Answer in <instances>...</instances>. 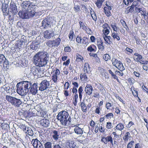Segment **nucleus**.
<instances>
[{"label": "nucleus", "instance_id": "1", "mask_svg": "<svg viewBox=\"0 0 148 148\" xmlns=\"http://www.w3.org/2000/svg\"><path fill=\"white\" fill-rule=\"evenodd\" d=\"M48 58L47 53L44 51L38 52L33 57L35 64L39 67L45 66L47 63Z\"/></svg>", "mask_w": 148, "mask_h": 148}, {"label": "nucleus", "instance_id": "2", "mask_svg": "<svg viewBox=\"0 0 148 148\" xmlns=\"http://www.w3.org/2000/svg\"><path fill=\"white\" fill-rule=\"evenodd\" d=\"M31 83L30 82L23 81L16 85L17 93L22 96L26 95L29 92Z\"/></svg>", "mask_w": 148, "mask_h": 148}, {"label": "nucleus", "instance_id": "3", "mask_svg": "<svg viewBox=\"0 0 148 148\" xmlns=\"http://www.w3.org/2000/svg\"><path fill=\"white\" fill-rule=\"evenodd\" d=\"M57 118L61 124L64 126L66 125L67 122L70 123L71 121V118L68 112L64 110L60 112L57 116Z\"/></svg>", "mask_w": 148, "mask_h": 148}, {"label": "nucleus", "instance_id": "4", "mask_svg": "<svg viewBox=\"0 0 148 148\" xmlns=\"http://www.w3.org/2000/svg\"><path fill=\"white\" fill-rule=\"evenodd\" d=\"M83 91V88L82 86H80L78 90V92L79 94V96L80 101V106L81 107L82 111L84 112H85L87 111V107L84 101H81L82 99Z\"/></svg>", "mask_w": 148, "mask_h": 148}, {"label": "nucleus", "instance_id": "5", "mask_svg": "<svg viewBox=\"0 0 148 148\" xmlns=\"http://www.w3.org/2000/svg\"><path fill=\"white\" fill-rule=\"evenodd\" d=\"M5 99L8 102L10 103L12 105L18 107L22 103V102L20 99L9 95L6 96Z\"/></svg>", "mask_w": 148, "mask_h": 148}, {"label": "nucleus", "instance_id": "6", "mask_svg": "<svg viewBox=\"0 0 148 148\" xmlns=\"http://www.w3.org/2000/svg\"><path fill=\"white\" fill-rule=\"evenodd\" d=\"M51 73L52 74L51 78L52 82L54 83H57L58 78L60 74V70L56 68L55 69L52 71Z\"/></svg>", "mask_w": 148, "mask_h": 148}, {"label": "nucleus", "instance_id": "7", "mask_svg": "<svg viewBox=\"0 0 148 148\" xmlns=\"http://www.w3.org/2000/svg\"><path fill=\"white\" fill-rule=\"evenodd\" d=\"M108 71L109 73L111 74L112 77L114 79H116L117 82L119 83L120 82L119 80L118 79V77L116 75V74L119 75L121 77H122L124 74L122 72H120L119 71H118L117 70L115 72V74L111 70H109Z\"/></svg>", "mask_w": 148, "mask_h": 148}, {"label": "nucleus", "instance_id": "8", "mask_svg": "<svg viewBox=\"0 0 148 148\" xmlns=\"http://www.w3.org/2000/svg\"><path fill=\"white\" fill-rule=\"evenodd\" d=\"M79 23L80 29L85 31L87 34H92V32L91 29L89 27L85 25L83 22L80 21Z\"/></svg>", "mask_w": 148, "mask_h": 148}, {"label": "nucleus", "instance_id": "9", "mask_svg": "<svg viewBox=\"0 0 148 148\" xmlns=\"http://www.w3.org/2000/svg\"><path fill=\"white\" fill-rule=\"evenodd\" d=\"M101 141L104 144H107L108 142L110 143L112 145H113V139L111 135L108 136L106 137H101Z\"/></svg>", "mask_w": 148, "mask_h": 148}, {"label": "nucleus", "instance_id": "10", "mask_svg": "<svg viewBox=\"0 0 148 148\" xmlns=\"http://www.w3.org/2000/svg\"><path fill=\"white\" fill-rule=\"evenodd\" d=\"M49 85V82L46 79L43 80L40 84L39 90L41 91H43L46 90Z\"/></svg>", "mask_w": 148, "mask_h": 148}, {"label": "nucleus", "instance_id": "11", "mask_svg": "<svg viewBox=\"0 0 148 148\" xmlns=\"http://www.w3.org/2000/svg\"><path fill=\"white\" fill-rule=\"evenodd\" d=\"M134 55L135 56L137 57L136 58V61L137 62H139L141 64H148V61L147 60H142L143 57L141 55L138 53H134Z\"/></svg>", "mask_w": 148, "mask_h": 148}, {"label": "nucleus", "instance_id": "12", "mask_svg": "<svg viewBox=\"0 0 148 148\" xmlns=\"http://www.w3.org/2000/svg\"><path fill=\"white\" fill-rule=\"evenodd\" d=\"M31 143L35 148H44L43 145L37 139H33L31 141Z\"/></svg>", "mask_w": 148, "mask_h": 148}, {"label": "nucleus", "instance_id": "13", "mask_svg": "<svg viewBox=\"0 0 148 148\" xmlns=\"http://www.w3.org/2000/svg\"><path fill=\"white\" fill-rule=\"evenodd\" d=\"M42 108V105L41 104H38L36 106V109L37 111L36 115L38 116L42 117L44 116V111Z\"/></svg>", "mask_w": 148, "mask_h": 148}, {"label": "nucleus", "instance_id": "14", "mask_svg": "<svg viewBox=\"0 0 148 148\" xmlns=\"http://www.w3.org/2000/svg\"><path fill=\"white\" fill-rule=\"evenodd\" d=\"M106 6L105 7L103 8V12L105 13L106 16L108 17H109L111 16V10H112V7L108 4L106 3Z\"/></svg>", "mask_w": 148, "mask_h": 148}, {"label": "nucleus", "instance_id": "15", "mask_svg": "<svg viewBox=\"0 0 148 148\" xmlns=\"http://www.w3.org/2000/svg\"><path fill=\"white\" fill-rule=\"evenodd\" d=\"M22 127L23 131L27 134L31 136H33L34 135L33 131L31 128L26 127L25 125H23Z\"/></svg>", "mask_w": 148, "mask_h": 148}, {"label": "nucleus", "instance_id": "16", "mask_svg": "<svg viewBox=\"0 0 148 148\" xmlns=\"http://www.w3.org/2000/svg\"><path fill=\"white\" fill-rule=\"evenodd\" d=\"M0 64H2L4 67H7L9 63L5 56L2 54H0Z\"/></svg>", "mask_w": 148, "mask_h": 148}, {"label": "nucleus", "instance_id": "17", "mask_svg": "<svg viewBox=\"0 0 148 148\" xmlns=\"http://www.w3.org/2000/svg\"><path fill=\"white\" fill-rule=\"evenodd\" d=\"M97 45L98 46V49L101 51L103 50L105 47L103 45V41L100 37H97Z\"/></svg>", "mask_w": 148, "mask_h": 148}, {"label": "nucleus", "instance_id": "18", "mask_svg": "<svg viewBox=\"0 0 148 148\" xmlns=\"http://www.w3.org/2000/svg\"><path fill=\"white\" fill-rule=\"evenodd\" d=\"M93 90V88L91 84H87L85 88V93L89 95H91Z\"/></svg>", "mask_w": 148, "mask_h": 148}, {"label": "nucleus", "instance_id": "19", "mask_svg": "<svg viewBox=\"0 0 148 148\" xmlns=\"http://www.w3.org/2000/svg\"><path fill=\"white\" fill-rule=\"evenodd\" d=\"M79 124L74 125V127L75 128L74 129V131L75 133L77 134L82 135L83 132L84 130L83 129L81 128L79 126Z\"/></svg>", "mask_w": 148, "mask_h": 148}, {"label": "nucleus", "instance_id": "20", "mask_svg": "<svg viewBox=\"0 0 148 148\" xmlns=\"http://www.w3.org/2000/svg\"><path fill=\"white\" fill-rule=\"evenodd\" d=\"M37 84L36 83H34L30 86V92L33 95H35L37 92L38 90Z\"/></svg>", "mask_w": 148, "mask_h": 148}, {"label": "nucleus", "instance_id": "21", "mask_svg": "<svg viewBox=\"0 0 148 148\" xmlns=\"http://www.w3.org/2000/svg\"><path fill=\"white\" fill-rule=\"evenodd\" d=\"M39 123L41 126L46 127L49 126V121L48 119H44L39 121Z\"/></svg>", "mask_w": 148, "mask_h": 148}, {"label": "nucleus", "instance_id": "22", "mask_svg": "<svg viewBox=\"0 0 148 148\" xmlns=\"http://www.w3.org/2000/svg\"><path fill=\"white\" fill-rule=\"evenodd\" d=\"M24 40L21 38L20 40L17 41L15 43V48L16 49H20L23 47V43L24 42Z\"/></svg>", "mask_w": 148, "mask_h": 148}, {"label": "nucleus", "instance_id": "23", "mask_svg": "<svg viewBox=\"0 0 148 148\" xmlns=\"http://www.w3.org/2000/svg\"><path fill=\"white\" fill-rule=\"evenodd\" d=\"M50 24L51 22L48 18V17L44 19L42 22V26L44 28H45L49 27Z\"/></svg>", "mask_w": 148, "mask_h": 148}, {"label": "nucleus", "instance_id": "24", "mask_svg": "<svg viewBox=\"0 0 148 148\" xmlns=\"http://www.w3.org/2000/svg\"><path fill=\"white\" fill-rule=\"evenodd\" d=\"M40 67H33L31 69V71L34 74V75L38 76V73H40L41 70Z\"/></svg>", "mask_w": 148, "mask_h": 148}, {"label": "nucleus", "instance_id": "25", "mask_svg": "<svg viewBox=\"0 0 148 148\" xmlns=\"http://www.w3.org/2000/svg\"><path fill=\"white\" fill-rule=\"evenodd\" d=\"M54 36L53 32L49 33L48 30H46L43 32L44 37L46 39H50Z\"/></svg>", "mask_w": 148, "mask_h": 148}, {"label": "nucleus", "instance_id": "26", "mask_svg": "<svg viewBox=\"0 0 148 148\" xmlns=\"http://www.w3.org/2000/svg\"><path fill=\"white\" fill-rule=\"evenodd\" d=\"M59 131L56 130H52L51 132V134L53 139L55 140H57L60 135Z\"/></svg>", "mask_w": 148, "mask_h": 148}, {"label": "nucleus", "instance_id": "27", "mask_svg": "<svg viewBox=\"0 0 148 148\" xmlns=\"http://www.w3.org/2000/svg\"><path fill=\"white\" fill-rule=\"evenodd\" d=\"M10 11L13 14H15L18 12L17 7L14 3L10 4Z\"/></svg>", "mask_w": 148, "mask_h": 148}, {"label": "nucleus", "instance_id": "28", "mask_svg": "<svg viewBox=\"0 0 148 148\" xmlns=\"http://www.w3.org/2000/svg\"><path fill=\"white\" fill-rule=\"evenodd\" d=\"M130 90L132 92L133 95L135 97H138V88H135L133 86H132L130 88Z\"/></svg>", "mask_w": 148, "mask_h": 148}, {"label": "nucleus", "instance_id": "29", "mask_svg": "<svg viewBox=\"0 0 148 148\" xmlns=\"http://www.w3.org/2000/svg\"><path fill=\"white\" fill-rule=\"evenodd\" d=\"M119 34V33H118L116 32H114L112 33L111 36L114 40H116L117 41H119L120 40Z\"/></svg>", "mask_w": 148, "mask_h": 148}, {"label": "nucleus", "instance_id": "30", "mask_svg": "<svg viewBox=\"0 0 148 148\" xmlns=\"http://www.w3.org/2000/svg\"><path fill=\"white\" fill-rule=\"evenodd\" d=\"M84 71L86 73H89L91 72L90 68L88 63H85L84 66Z\"/></svg>", "mask_w": 148, "mask_h": 148}, {"label": "nucleus", "instance_id": "31", "mask_svg": "<svg viewBox=\"0 0 148 148\" xmlns=\"http://www.w3.org/2000/svg\"><path fill=\"white\" fill-rule=\"evenodd\" d=\"M97 47L94 44H92L87 48V50L90 52H95L97 50Z\"/></svg>", "mask_w": 148, "mask_h": 148}, {"label": "nucleus", "instance_id": "32", "mask_svg": "<svg viewBox=\"0 0 148 148\" xmlns=\"http://www.w3.org/2000/svg\"><path fill=\"white\" fill-rule=\"evenodd\" d=\"M18 15L19 16L23 19L28 18L27 13L24 11H20L18 12Z\"/></svg>", "mask_w": 148, "mask_h": 148}, {"label": "nucleus", "instance_id": "33", "mask_svg": "<svg viewBox=\"0 0 148 148\" xmlns=\"http://www.w3.org/2000/svg\"><path fill=\"white\" fill-rule=\"evenodd\" d=\"M140 6H138L135 8L136 11L138 13H140L141 15H143L144 16H145L146 11L142 10V8H139Z\"/></svg>", "mask_w": 148, "mask_h": 148}, {"label": "nucleus", "instance_id": "34", "mask_svg": "<svg viewBox=\"0 0 148 148\" xmlns=\"http://www.w3.org/2000/svg\"><path fill=\"white\" fill-rule=\"evenodd\" d=\"M53 47H58L60 44L61 42V39L58 38L55 40H53Z\"/></svg>", "mask_w": 148, "mask_h": 148}, {"label": "nucleus", "instance_id": "35", "mask_svg": "<svg viewBox=\"0 0 148 148\" xmlns=\"http://www.w3.org/2000/svg\"><path fill=\"white\" fill-rule=\"evenodd\" d=\"M30 46L31 49L33 50H36L38 48L37 42L35 41H32Z\"/></svg>", "mask_w": 148, "mask_h": 148}, {"label": "nucleus", "instance_id": "36", "mask_svg": "<svg viewBox=\"0 0 148 148\" xmlns=\"http://www.w3.org/2000/svg\"><path fill=\"white\" fill-rule=\"evenodd\" d=\"M134 7L132 5L126 8L125 10V13L126 14H129L130 12L132 13L134 10Z\"/></svg>", "mask_w": 148, "mask_h": 148}, {"label": "nucleus", "instance_id": "37", "mask_svg": "<svg viewBox=\"0 0 148 148\" xmlns=\"http://www.w3.org/2000/svg\"><path fill=\"white\" fill-rule=\"evenodd\" d=\"M30 2L29 1H25L22 3V7L25 10H28V8L31 5Z\"/></svg>", "mask_w": 148, "mask_h": 148}, {"label": "nucleus", "instance_id": "38", "mask_svg": "<svg viewBox=\"0 0 148 148\" xmlns=\"http://www.w3.org/2000/svg\"><path fill=\"white\" fill-rule=\"evenodd\" d=\"M115 67L121 72H122L125 69V68L123 66V64L121 61L119 62V63Z\"/></svg>", "mask_w": 148, "mask_h": 148}, {"label": "nucleus", "instance_id": "39", "mask_svg": "<svg viewBox=\"0 0 148 148\" xmlns=\"http://www.w3.org/2000/svg\"><path fill=\"white\" fill-rule=\"evenodd\" d=\"M69 40L70 41L74 40L75 39V37L74 33L73 30L70 31L69 34Z\"/></svg>", "mask_w": 148, "mask_h": 148}, {"label": "nucleus", "instance_id": "40", "mask_svg": "<svg viewBox=\"0 0 148 148\" xmlns=\"http://www.w3.org/2000/svg\"><path fill=\"white\" fill-rule=\"evenodd\" d=\"M90 15L94 21L96 22L97 20V16L96 13L92 8H91L90 10Z\"/></svg>", "mask_w": 148, "mask_h": 148}, {"label": "nucleus", "instance_id": "41", "mask_svg": "<svg viewBox=\"0 0 148 148\" xmlns=\"http://www.w3.org/2000/svg\"><path fill=\"white\" fill-rule=\"evenodd\" d=\"M110 25L114 31L116 32L118 30L119 28L117 26V24L115 22H110Z\"/></svg>", "mask_w": 148, "mask_h": 148}, {"label": "nucleus", "instance_id": "42", "mask_svg": "<svg viewBox=\"0 0 148 148\" xmlns=\"http://www.w3.org/2000/svg\"><path fill=\"white\" fill-rule=\"evenodd\" d=\"M85 72L84 73H81L80 75V80L81 81L85 82L87 81L88 78Z\"/></svg>", "mask_w": 148, "mask_h": 148}, {"label": "nucleus", "instance_id": "43", "mask_svg": "<svg viewBox=\"0 0 148 148\" xmlns=\"http://www.w3.org/2000/svg\"><path fill=\"white\" fill-rule=\"evenodd\" d=\"M72 103L74 106H76L77 105V101L78 99V95H74L73 96Z\"/></svg>", "mask_w": 148, "mask_h": 148}, {"label": "nucleus", "instance_id": "44", "mask_svg": "<svg viewBox=\"0 0 148 148\" xmlns=\"http://www.w3.org/2000/svg\"><path fill=\"white\" fill-rule=\"evenodd\" d=\"M112 104L111 103L109 102H106L105 105V107L106 108L107 110H113L114 108L112 107Z\"/></svg>", "mask_w": 148, "mask_h": 148}, {"label": "nucleus", "instance_id": "45", "mask_svg": "<svg viewBox=\"0 0 148 148\" xmlns=\"http://www.w3.org/2000/svg\"><path fill=\"white\" fill-rule=\"evenodd\" d=\"M105 0H97L95 4L97 7L100 8L102 5L104 1Z\"/></svg>", "mask_w": 148, "mask_h": 148}, {"label": "nucleus", "instance_id": "46", "mask_svg": "<svg viewBox=\"0 0 148 148\" xmlns=\"http://www.w3.org/2000/svg\"><path fill=\"white\" fill-rule=\"evenodd\" d=\"M115 128L117 130L121 131L124 128V125L121 123H120L116 125Z\"/></svg>", "mask_w": 148, "mask_h": 148}, {"label": "nucleus", "instance_id": "47", "mask_svg": "<svg viewBox=\"0 0 148 148\" xmlns=\"http://www.w3.org/2000/svg\"><path fill=\"white\" fill-rule=\"evenodd\" d=\"M130 134L129 132H126L123 137V139L125 142L128 141L130 137Z\"/></svg>", "mask_w": 148, "mask_h": 148}, {"label": "nucleus", "instance_id": "48", "mask_svg": "<svg viewBox=\"0 0 148 148\" xmlns=\"http://www.w3.org/2000/svg\"><path fill=\"white\" fill-rule=\"evenodd\" d=\"M134 38L136 41V43L137 45H142V40L140 38L137 36H134Z\"/></svg>", "mask_w": 148, "mask_h": 148}, {"label": "nucleus", "instance_id": "49", "mask_svg": "<svg viewBox=\"0 0 148 148\" xmlns=\"http://www.w3.org/2000/svg\"><path fill=\"white\" fill-rule=\"evenodd\" d=\"M120 22L122 26L125 28L126 30L127 31L128 29V27L124 20L123 19H121L120 20Z\"/></svg>", "mask_w": 148, "mask_h": 148}, {"label": "nucleus", "instance_id": "50", "mask_svg": "<svg viewBox=\"0 0 148 148\" xmlns=\"http://www.w3.org/2000/svg\"><path fill=\"white\" fill-rule=\"evenodd\" d=\"M132 2L133 3L131 5L135 8L136 7H138V6H140V5H139V2L141 3V0H134Z\"/></svg>", "mask_w": 148, "mask_h": 148}, {"label": "nucleus", "instance_id": "51", "mask_svg": "<svg viewBox=\"0 0 148 148\" xmlns=\"http://www.w3.org/2000/svg\"><path fill=\"white\" fill-rule=\"evenodd\" d=\"M111 61L113 65L116 67L120 61H119L115 58L113 57Z\"/></svg>", "mask_w": 148, "mask_h": 148}, {"label": "nucleus", "instance_id": "52", "mask_svg": "<svg viewBox=\"0 0 148 148\" xmlns=\"http://www.w3.org/2000/svg\"><path fill=\"white\" fill-rule=\"evenodd\" d=\"M105 119H111V118L114 117V114L112 113H109L105 115Z\"/></svg>", "mask_w": 148, "mask_h": 148}, {"label": "nucleus", "instance_id": "53", "mask_svg": "<svg viewBox=\"0 0 148 148\" xmlns=\"http://www.w3.org/2000/svg\"><path fill=\"white\" fill-rule=\"evenodd\" d=\"M82 45H85L88 44L89 39L87 37L85 36L82 38Z\"/></svg>", "mask_w": 148, "mask_h": 148}, {"label": "nucleus", "instance_id": "54", "mask_svg": "<svg viewBox=\"0 0 148 148\" xmlns=\"http://www.w3.org/2000/svg\"><path fill=\"white\" fill-rule=\"evenodd\" d=\"M84 60L83 57L79 53H77L76 55V60L78 62H80Z\"/></svg>", "mask_w": 148, "mask_h": 148}, {"label": "nucleus", "instance_id": "55", "mask_svg": "<svg viewBox=\"0 0 148 148\" xmlns=\"http://www.w3.org/2000/svg\"><path fill=\"white\" fill-rule=\"evenodd\" d=\"M68 146L69 148H78L75 143L73 141H71L69 144Z\"/></svg>", "mask_w": 148, "mask_h": 148}, {"label": "nucleus", "instance_id": "56", "mask_svg": "<svg viewBox=\"0 0 148 148\" xmlns=\"http://www.w3.org/2000/svg\"><path fill=\"white\" fill-rule=\"evenodd\" d=\"M134 0H123V4L128 6L130 3H131L134 1Z\"/></svg>", "mask_w": 148, "mask_h": 148}, {"label": "nucleus", "instance_id": "57", "mask_svg": "<svg viewBox=\"0 0 148 148\" xmlns=\"http://www.w3.org/2000/svg\"><path fill=\"white\" fill-rule=\"evenodd\" d=\"M1 126L2 129L4 130H6L8 128V124L4 123H3L1 124Z\"/></svg>", "mask_w": 148, "mask_h": 148}, {"label": "nucleus", "instance_id": "58", "mask_svg": "<svg viewBox=\"0 0 148 148\" xmlns=\"http://www.w3.org/2000/svg\"><path fill=\"white\" fill-rule=\"evenodd\" d=\"M46 44L48 46L51 48L53 47V40H49L46 42Z\"/></svg>", "mask_w": 148, "mask_h": 148}, {"label": "nucleus", "instance_id": "59", "mask_svg": "<svg viewBox=\"0 0 148 148\" xmlns=\"http://www.w3.org/2000/svg\"><path fill=\"white\" fill-rule=\"evenodd\" d=\"M110 36H105V37H104V39L106 43L109 44H110L111 43V41L110 40Z\"/></svg>", "mask_w": 148, "mask_h": 148}, {"label": "nucleus", "instance_id": "60", "mask_svg": "<svg viewBox=\"0 0 148 148\" xmlns=\"http://www.w3.org/2000/svg\"><path fill=\"white\" fill-rule=\"evenodd\" d=\"M95 110V112L97 114H100L101 113V108L100 107L97 106Z\"/></svg>", "mask_w": 148, "mask_h": 148}, {"label": "nucleus", "instance_id": "61", "mask_svg": "<svg viewBox=\"0 0 148 148\" xmlns=\"http://www.w3.org/2000/svg\"><path fill=\"white\" fill-rule=\"evenodd\" d=\"M103 58L104 60L107 61L110 60V55L108 54H104L103 56Z\"/></svg>", "mask_w": 148, "mask_h": 148}, {"label": "nucleus", "instance_id": "62", "mask_svg": "<svg viewBox=\"0 0 148 148\" xmlns=\"http://www.w3.org/2000/svg\"><path fill=\"white\" fill-rule=\"evenodd\" d=\"M51 144L50 142H47L44 144L45 148H51Z\"/></svg>", "mask_w": 148, "mask_h": 148}, {"label": "nucleus", "instance_id": "63", "mask_svg": "<svg viewBox=\"0 0 148 148\" xmlns=\"http://www.w3.org/2000/svg\"><path fill=\"white\" fill-rule=\"evenodd\" d=\"M142 88L144 91L146 92L148 95V88L147 86L145 85L143 83L142 86Z\"/></svg>", "mask_w": 148, "mask_h": 148}, {"label": "nucleus", "instance_id": "64", "mask_svg": "<svg viewBox=\"0 0 148 148\" xmlns=\"http://www.w3.org/2000/svg\"><path fill=\"white\" fill-rule=\"evenodd\" d=\"M127 81L130 85H133L134 83V80L132 77H130L127 79Z\"/></svg>", "mask_w": 148, "mask_h": 148}]
</instances>
